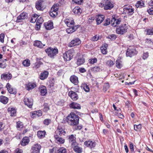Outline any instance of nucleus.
I'll use <instances>...</instances> for the list:
<instances>
[{
    "mask_svg": "<svg viewBox=\"0 0 153 153\" xmlns=\"http://www.w3.org/2000/svg\"><path fill=\"white\" fill-rule=\"evenodd\" d=\"M79 116L74 113H71L65 119H64L62 123H65L67 122L69 125L71 126H76L79 123Z\"/></svg>",
    "mask_w": 153,
    "mask_h": 153,
    "instance_id": "1",
    "label": "nucleus"
},
{
    "mask_svg": "<svg viewBox=\"0 0 153 153\" xmlns=\"http://www.w3.org/2000/svg\"><path fill=\"white\" fill-rule=\"evenodd\" d=\"M45 51L48 55L51 58H53L58 53V51L57 48H53L49 47L45 50Z\"/></svg>",
    "mask_w": 153,
    "mask_h": 153,
    "instance_id": "2",
    "label": "nucleus"
},
{
    "mask_svg": "<svg viewBox=\"0 0 153 153\" xmlns=\"http://www.w3.org/2000/svg\"><path fill=\"white\" fill-rule=\"evenodd\" d=\"M104 7L105 10H110L113 7L114 5L110 0H103L100 4V7Z\"/></svg>",
    "mask_w": 153,
    "mask_h": 153,
    "instance_id": "3",
    "label": "nucleus"
},
{
    "mask_svg": "<svg viewBox=\"0 0 153 153\" xmlns=\"http://www.w3.org/2000/svg\"><path fill=\"white\" fill-rule=\"evenodd\" d=\"M45 4L44 0H38L36 3V7L38 10H42L45 7Z\"/></svg>",
    "mask_w": 153,
    "mask_h": 153,
    "instance_id": "4",
    "label": "nucleus"
},
{
    "mask_svg": "<svg viewBox=\"0 0 153 153\" xmlns=\"http://www.w3.org/2000/svg\"><path fill=\"white\" fill-rule=\"evenodd\" d=\"M137 51L133 47H130L127 49L126 52V56H127L132 57L137 53Z\"/></svg>",
    "mask_w": 153,
    "mask_h": 153,
    "instance_id": "5",
    "label": "nucleus"
},
{
    "mask_svg": "<svg viewBox=\"0 0 153 153\" xmlns=\"http://www.w3.org/2000/svg\"><path fill=\"white\" fill-rule=\"evenodd\" d=\"M127 29L125 24L121 26L117 27L116 29V32L118 34L122 35L127 32Z\"/></svg>",
    "mask_w": 153,
    "mask_h": 153,
    "instance_id": "6",
    "label": "nucleus"
},
{
    "mask_svg": "<svg viewBox=\"0 0 153 153\" xmlns=\"http://www.w3.org/2000/svg\"><path fill=\"white\" fill-rule=\"evenodd\" d=\"M134 9L131 6H129L123 8V12L128 16H131L134 13Z\"/></svg>",
    "mask_w": 153,
    "mask_h": 153,
    "instance_id": "7",
    "label": "nucleus"
},
{
    "mask_svg": "<svg viewBox=\"0 0 153 153\" xmlns=\"http://www.w3.org/2000/svg\"><path fill=\"white\" fill-rule=\"evenodd\" d=\"M73 52L68 51L65 52L63 55V57L65 61L70 60L73 57Z\"/></svg>",
    "mask_w": 153,
    "mask_h": 153,
    "instance_id": "8",
    "label": "nucleus"
},
{
    "mask_svg": "<svg viewBox=\"0 0 153 153\" xmlns=\"http://www.w3.org/2000/svg\"><path fill=\"white\" fill-rule=\"evenodd\" d=\"M68 140L72 147H73V146L77 145V143L76 141L75 135L74 136L73 134H71L68 136Z\"/></svg>",
    "mask_w": 153,
    "mask_h": 153,
    "instance_id": "9",
    "label": "nucleus"
},
{
    "mask_svg": "<svg viewBox=\"0 0 153 153\" xmlns=\"http://www.w3.org/2000/svg\"><path fill=\"white\" fill-rule=\"evenodd\" d=\"M66 134V131L60 126H59L57 130L56 131L54 135H57L59 136H65Z\"/></svg>",
    "mask_w": 153,
    "mask_h": 153,
    "instance_id": "10",
    "label": "nucleus"
},
{
    "mask_svg": "<svg viewBox=\"0 0 153 153\" xmlns=\"http://www.w3.org/2000/svg\"><path fill=\"white\" fill-rule=\"evenodd\" d=\"M81 42L79 39L76 38L72 40L69 44L68 46L70 47L78 45L81 43Z\"/></svg>",
    "mask_w": 153,
    "mask_h": 153,
    "instance_id": "11",
    "label": "nucleus"
},
{
    "mask_svg": "<svg viewBox=\"0 0 153 153\" xmlns=\"http://www.w3.org/2000/svg\"><path fill=\"white\" fill-rule=\"evenodd\" d=\"M25 104L30 108L32 107L33 104V100L31 98L25 97L24 100Z\"/></svg>",
    "mask_w": 153,
    "mask_h": 153,
    "instance_id": "12",
    "label": "nucleus"
},
{
    "mask_svg": "<svg viewBox=\"0 0 153 153\" xmlns=\"http://www.w3.org/2000/svg\"><path fill=\"white\" fill-rule=\"evenodd\" d=\"M41 147V146L38 144L34 145L32 147L31 153H39Z\"/></svg>",
    "mask_w": 153,
    "mask_h": 153,
    "instance_id": "13",
    "label": "nucleus"
},
{
    "mask_svg": "<svg viewBox=\"0 0 153 153\" xmlns=\"http://www.w3.org/2000/svg\"><path fill=\"white\" fill-rule=\"evenodd\" d=\"M27 16L28 14L26 13L23 12L21 13L17 17L16 22H19L22 21L23 20L26 19L27 18Z\"/></svg>",
    "mask_w": 153,
    "mask_h": 153,
    "instance_id": "14",
    "label": "nucleus"
},
{
    "mask_svg": "<svg viewBox=\"0 0 153 153\" xmlns=\"http://www.w3.org/2000/svg\"><path fill=\"white\" fill-rule=\"evenodd\" d=\"M55 141L56 143L58 144H63L65 142V140L64 138L60 137L57 135H54Z\"/></svg>",
    "mask_w": 153,
    "mask_h": 153,
    "instance_id": "15",
    "label": "nucleus"
},
{
    "mask_svg": "<svg viewBox=\"0 0 153 153\" xmlns=\"http://www.w3.org/2000/svg\"><path fill=\"white\" fill-rule=\"evenodd\" d=\"M37 86L36 82H30L26 84V88L27 90L30 91L34 89Z\"/></svg>",
    "mask_w": 153,
    "mask_h": 153,
    "instance_id": "16",
    "label": "nucleus"
},
{
    "mask_svg": "<svg viewBox=\"0 0 153 153\" xmlns=\"http://www.w3.org/2000/svg\"><path fill=\"white\" fill-rule=\"evenodd\" d=\"M6 87L10 93L15 94L16 93V89L13 88L9 83H7V84Z\"/></svg>",
    "mask_w": 153,
    "mask_h": 153,
    "instance_id": "17",
    "label": "nucleus"
},
{
    "mask_svg": "<svg viewBox=\"0 0 153 153\" xmlns=\"http://www.w3.org/2000/svg\"><path fill=\"white\" fill-rule=\"evenodd\" d=\"M64 22L68 27H72L74 25V22L71 18L65 20Z\"/></svg>",
    "mask_w": 153,
    "mask_h": 153,
    "instance_id": "18",
    "label": "nucleus"
},
{
    "mask_svg": "<svg viewBox=\"0 0 153 153\" xmlns=\"http://www.w3.org/2000/svg\"><path fill=\"white\" fill-rule=\"evenodd\" d=\"M68 95L73 100H76L78 98V97L77 94L72 91L69 92Z\"/></svg>",
    "mask_w": 153,
    "mask_h": 153,
    "instance_id": "19",
    "label": "nucleus"
},
{
    "mask_svg": "<svg viewBox=\"0 0 153 153\" xmlns=\"http://www.w3.org/2000/svg\"><path fill=\"white\" fill-rule=\"evenodd\" d=\"M42 115V111L40 110L38 111H34L31 113V116L32 118H34L36 117L41 116Z\"/></svg>",
    "mask_w": 153,
    "mask_h": 153,
    "instance_id": "20",
    "label": "nucleus"
},
{
    "mask_svg": "<svg viewBox=\"0 0 153 153\" xmlns=\"http://www.w3.org/2000/svg\"><path fill=\"white\" fill-rule=\"evenodd\" d=\"M84 144L85 146L90 148H92L94 147L96 144L95 142L91 140H88L85 142Z\"/></svg>",
    "mask_w": 153,
    "mask_h": 153,
    "instance_id": "21",
    "label": "nucleus"
},
{
    "mask_svg": "<svg viewBox=\"0 0 153 153\" xmlns=\"http://www.w3.org/2000/svg\"><path fill=\"white\" fill-rule=\"evenodd\" d=\"M79 25H75L72 27H69V28L66 29V32L68 33H71L74 32L79 27Z\"/></svg>",
    "mask_w": 153,
    "mask_h": 153,
    "instance_id": "22",
    "label": "nucleus"
},
{
    "mask_svg": "<svg viewBox=\"0 0 153 153\" xmlns=\"http://www.w3.org/2000/svg\"><path fill=\"white\" fill-rule=\"evenodd\" d=\"M49 75V73L47 71H45L40 74L39 78L42 80H44L46 79Z\"/></svg>",
    "mask_w": 153,
    "mask_h": 153,
    "instance_id": "23",
    "label": "nucleus"
},
{
    "mask_svg": "<svg viewBox=\"0 0 153 153\" xmlns=\"http://www.w3.org/2000/svg\"><path fill=\"white\" fill-rule=\"evenodd\" d=\"M70 80L71 82L74 84L75 85H78L79 81L78 77L75 75H73L71 76L70 78Z\"/></svg>",
    "mask_w": 153,
    "mask_h": 153,
    "instance_id": "24",
    "label": "nucleus"
},
{
    "mask_svg": "<svg viewBox=\"0 0 153 153\" xmlns=\"http://www.w3.org/2000/svg\"><path fill=\"white\" fill-rule=\"evenodd\" d=\"M105 18V16L102 15H98L97 16L96 22L97 25H99L102 23Z\"/></svg>",
    "mask_w": 153,
    "mask_h": 153,
    "instance_id": "25",
    "label": "nucleus"
},
{
    "mask_svg": "<svg viewBox=\"0 0 153 153\" xmlns=\"http://www.w3.org/2000/svg\"><path fill=\"white\" fill-rule=\"evenodd\" d=\"M12 75L11 74H3L1 75V78L4 80H9L11 79Z\"/></svg>",
    "mask_w": 153,
    "mask_h": 153,
    "instance_id": "26",
    "label": "nucleus"
},
{
    "mask_svg": "<svg viewBox=\"0 0 153 153\" xmlns=\"http://www.w3.org/2000/svg\"><path fill=\"white\" fill-rule=\"evenodd\" d=\"M71 108L75 109H80L81 108V106L78 103L75 102H73L71 103L69 105Z\"/></svg>",
    "mask_w": 153,
    "mask_h": 153,
    "instance_id": "27",
    "label": "nucleus"
},
{
    "mask_svg": "<svg viewBox=\"0 0 153 153\" xmlns=\"http://www.w3.org/2000/svg\"><path fill=\"white\" fill-rule=\"evenodd\" d=\"M45 26L46 29L48 30H50L53 28V23L51 21H49L45 23Z\"/></svg>",
    "mask_w": 153,
    "mask_h": 153,
    "instance_id": "28",
    "label": "nucleus"
},
{
    "mask_svg": "<svg viewBox=\"0 0 153 153\" xmlns=\"http://www.w3.org/2000/svg\"><path fill=\"white\" fill-rule=\"evenodd\" d=\"M121 21V19H116L113 18L111 20V25L113 27H116L117 25H119Z\"/></svg>",
    "mask_w": 153,
    "mask_h": 153,
    "instance_id": "29",
    "label": "nucleus"
},
{
    "mask_svg": "<svg viewBox=\"0 0 153 153\" xmlns=\"http://www.w3.org/2000/svg\"><path fill=\"white\" fill-rule=\"evenodd\" d=\"M85 62V59L83 57H79L76 62V64L78 66L83 64Z\"/></svg>",
    "mask_w": 153,
    "mask_h": 153,
    "instance_id": "30",
    "label": "nucleus"
},
{
    "mask_svg": "<svg viewBox=\"0 0 153 153\" xmlns=\"http://www.w3.org/2000/svg\"><path fill=\"white\" fill-rule=\"evenodd\" d=\"M39 91L41 94L42 96L45 95L47 93V90L45 86L42 85L39 87Z\"/></svg>",
    "mask_w": 153,
    "mask_h": 153,
    "instance_id": "31",
    "label": "nucleus"
},
{
    "mask_svg": "<svg viewBox=\"0 0 153 153\" xmlns=\"http://www.w3.org/2000/svg\"><path fill=\"white\" fill-rule=\"evenodd\" d=\"M73 147V149L75 152L76 153H81L82 152V148L79 147L77 146H73L72 147Z\"/></svg>",
    "mask_w": 153,
    "mask_h": 153,
    "instance_id": "32",
    "label": "nucleus"
},
{
    "mask_svg": "<svg viewBox=\"0 0 153 153\" xmlns=\"http://www.w3.org/2000/svg\"><path fill=\"white\" fill-rule=\"evenodd\" d=\"M29 142V139L28 137H25L22 140L21 144L22 146H25L27 145Z\"/></svg>",
    "mask_w": 153,
    "mask_h": 153,
    "instance_id": "33",
    "label": "nucleus"
},
{
    "mask_svg": "<svg viewBox=\"0 0 153 153\" xmlns=\"http://www.w3.org/2000/svg\"><path fill=\"white\" fill-rule=\"evenodd\" d=\"M8 111L10 113L11 116H15L16 114V110L13 108L10 107L8 108Z\"/></svg>",
    "mask_w": 153,
    "mask_h": 153,
    "instance_id": "34",
    "label": "nucleus"
},
{
    "mask_svg": "<svg viewBox=\"0 0 153 153\" xmlns=\"http://www.w3.org/2000/svg\"><path fill=\"white\" fill-rule=\"evenodd\" d=\"M108 47V45L107 44H104L101 48V50L102 53L103 54H106L107 53V49Z\"/></svg>",
    "mask_w": 153,
    "mask_h": 153,
    "instance_id": "35",
    "label": "nucleus"
},
{
    "mask_svg": "<svg viewBox=\"0 0 153 153\" xmlns=\"http://www.w3.org/2000/svg\"><path fill=\"white\" fill-rule=\"evenodd\" d=\"M8 100V98L4 96H1L0 97V101L4 104H7Z\"/></svg>",
    "mask_w": 153,
    "mask_h": 153,
    "instance_id": "36",
    "label": "nucleus"
},
{
    "mask_svg": "<svg viewBox=\"0 0 153 153\" xmlns=\"http://www.w3.org/2000/svg\"><path fill=\"white\" fill-rule=\"evenodd\" d=\"M34 45L39 48H42L45 46V45H43L40 41H36L35 42Z\"/></svg>",
    "mask_w": 153,
    "mask_h": 153,
    "instance_id": "37",
    "label": "nucleus"
},
{
    "mask_svg": "<svg viewBox=\"0 0 153 153\" xmlns=\"http://www.w3.org/2000/svg\"><path fill=\"white\" fill-rule=\"evenodd\" d=\"M45 133L46 132L45 131H39L37 132V135L38 137L42 138L45 137Z\"/></svg>",
    "mask_w": 153,
    "mask_h": 153,
    "instance_id": "38",
    "label": "nucleus"
},
{
    "mask_svg": "<svg viewBox=\"0 0 153 153\" xmlns=\"http://www.w3.org/2000/svg\"><path fill=\"white\" fill-rule=\"evenodd\" d=\"M81 10L79 7H75L73 10V12L74 14H78L80 13Z\"/></svg>",
    "mask_w": 153,
    "mask_h": 153,
    "instance_id": "39",
    "label": "nucleus"
},
{
    "mask_svg": "<svg viewBox=\"0 0 153 153\" xmlns=\"http://www.w3.org/2000/svg\"><path fill=\"white\" fill-rule=\"evenodd\" d=\"M144 3L142 1H138L135 4V6L137 8H142L144 7Z\"/></svg>",
    "mask_w": 153,
    "mask_h": 153,
    "instance_id": "40",
    "label": "nucleus"
},
{
    "mask_svg": "<svg viewBox=\"0 0 153 153\" xmlns=\"http://www.w3.org/2000/svg\"><path fill=\"white\" fill-rule=\"evenodd\" d=\"M38 15L36 14H34L31 17L30 19V22L32 23H35L37 20Z\"/></svg>",
    "mask_w": 153,
    "mask_h": 153,
    "instance_id": "41",
    "label": "nucleus"
},
{
    "mask_svg": "<svg viewBox=\"0 0 153 153\" xmlns=\"http://www.w3.org/2000/svg\"><path fill=\"white\" fill-rule=\"evenodd\" d=\"M59 8V5L58 4H54L52 7L51 10L52 11H55L57 12Z\"/></svg>",
    "mask_w": 153,
    "mask_h": 153,
    "instance_id": "42",
    "label": "nucleus"
},
{
    "mask_svg": "<svg viewBox=\"0 0 153 153\" xmlns=\"http://www.w3.org/2000/svg\"><path fill=\"white\" fill-rule=\"evenodd\" d=\"M146 34L148 35H153V28L147 29L145 30Z\"/></svg>",
    "mask_w": 153,
    "mask_h": 153,
    "instance_id": "43",
    "label": "nucleus"
},
{
    "mask_svg": "<svg viewBox=\"0 0 153 153\" xmlns=\"http://www.w3.org/2000/svg\"><path fill=\"white\" fill-rule=\"evenodd\" d=\"M23 65L25 67H28L30 66V61L28 59H26L22 62Z\"/></svg>",
    "mask_w": 153,
    "mask_h": 153,
    "instance_id": "44",
    "label": "nucleus"
},
{
    "mask_svg": "<svg viewBox=\"0 0 153 153\" xmlns=\"http://www.w3.org/2000/svg\"><path fill=\"white\" fill-rule=\"evenodd\" d=\"M7 65L5 62L3 60H0V68H6Z\"/></svg>",
    "mask_w": 153,
    "mask_h": 153,
    "instance_id": "45",
    "label": "nucleus"
},
{
    "mask_svg": "<svg viewBox=\"0 0 153 153\" xmlns=\"http://www.w3.org/2000/svg\"><path fill=\"white\" fill-rule=\"evenodd\" d=\"M16 127L19 130H20L23 127V123L20 121L17 122Z\"/></svg>",
    "mask_w": 153,
    "mask_h": 153,
    "instance_id": "46",
    "label": "nucleus"
},
{
    "mask_svg": "<svg viewBox=\"0 0 153 153\" xmlns=\"http://www.w3.org/2000/svg\"><path fill=\"white\" fill-rule=\"evenodd\" d=\"M142 127V125L141 124H139L138 125H134V129L136 131H138L140 130Z\"/></svg>",
    "mask_w": 153,
    "mask_h": 153,
    "instance_id": "47",
    "label": "nucleus"
},
{
    "mask_svg": "<svg viewBox=\"0 0 153 153\" xmlns=\"http://www.w3.org/2000/svg\"><path fill=\"white\" fill-rule=\"evenodd\" d=\"M116 62V65L117 68H120L122 66V62L119 60H117Z\"/></svg>",
    "mask_w": 153,
    "mask_h": 153,
    "instance_id": "48",
    "label": "nucleus"
},
{
    "mask_svg": "<svg viewBox=\"0 0 153 153\" xmlns=\"http://www.w3.org/2000/svg\"><path fill=\"white\" fill-rule=\"evenodd\" d=\"M50 16L53 17H54L57 15V12L55 11H52L51 10L50 12Z\"/></svg>",
    "mask_w": 153,
    "mask_h": 153,
    "instance_id": "49",
    "label": "nucleus"
},
{
    "mask_svg": "<svg viewBox=\"0 0 153 153\" xmlns=\"http://www.w3.org/2000/svg\"><path fill=\"white\" fill-rule=\"evenodd\" d=\"M83 89L86 92H88L90 91V88L88 85L86 84H84L83 85Z\"/></svg>",
    "mask_w": 153,
    "mask_h": 153,
    "instance_id": "50",
    "label": "nucleus"
},
{
    "mask_svg": "<svg viewBox=\"0 0 153 153\" xmlns=\"http://www.w3.org/2000/svg\"><path fill=\"white\" fill-rule=\"evenodd\" d=\"M58 151V153H67L66 149L64 148H60Z\"/></svg>",
    "mask_w": 153,
    "mask_h": 153,
    "instance_id": "51",
    "label": "nucleus"
},
{
    "mask_svg": "<svg viewBox=\"0 0 153 153\" xmlns=\"http://www.w3.org/2000/svg\"><path fill=\"white\" fill-rule=\"evenodd\" d=\"M116 38V36L114 34L109 35L107 37V38L110 39L112 40H115Z\"/></svg>",
    "mask_w": 153,
    "mask_h": 153,
    "instance_id": "52",
    "label": "nucleus"
},
{
    "mask_svg": "<svg viewBox=\"0 0 153 153\" xmlns=\"http://www.w3.org/2000/svg\"><path fill=\"white\" fill-rule=\"evenodd\" d=\"M106 64L108 65V66L110 67H111L114 65V63L111 60H109L107 61Z\"/></svg>",
    "mask_w": 153,
    "mask_h": 153,
    "instance_id": "53",
    "label": "nucleus"
},
{
    "mask_svg": "<svg viewBox=\"0 0 153 153\" xmlns=\"http://www.w3.org/2000/svg\"><path fill=\"white\" fill-rule=\"evenodd\" d=\"M44 107L43 108V111L45 112H47L49 109V107L48 104L47 103L45 104L44 105Z\"/></svg>",
    "mask_w": 153,
    "mask_h": 153,
    "instance_id": "54",
    "label": "nucleus"
},
{
    "mask_svg": "<svg viewBox=\"0 0 153 153\" xmlns=\"http://www.w3.org/2000/svg\"><path fill=\"white\" fill-rule=\"evenodd\" d=\"M110 22L111 20L110 19L107 18L106 19L103 25L105 26L108 25L110 24Z\"/></svg>",
    "mask_w": 153,
    "mask_h": 153,
    "instance_id": "55",
    "label": "nucleus"
},
{
    "mask_svg": "<svg viewBox=\"0 0 153 153\" xmlns=\"http://www.w3.org/2000/svg\"><path fill=\"white\" fill-rule=\"evenodd\" d=\"M4 34L3 33H2L0 34V42L2 43L4 42Z\"/></svg>",
    "mask_w": 153,
    "mask_h": 153,
    "instance_id": "56",
    "label": "nucleus"
},
{
    "mask_svg": "<svg viewBox=\"0 0 153 153\" xmlns=\"http://www.w3.org/2000/svg\"><path fill=\"white\" fill-rule=\"evenodd\" d=\"M89 60L90 61L89 62L91 64H94V63H96L97 62V59L96 58H94V59H90Z\"/></svg>",
    "mask_w": 153,
    "mask_h": 153,
    "instance_id": "57",
    "label": "nucleus"
},
{
    "mask_svg": "<svg viewBox=\"0 0 153 153\" xmlns=\"http://www.w3.org/2000/svg\"><path fill=\"white\" fill-rule=\"evenodd\" d=\"M146 43L147 44L152 45L153 44V41L150 39H147L146 40Z\"/></svg>",
    "mask_w": 153,
    "mask_h": 153,
    "instance_id": "58",
    "label": "nucleus"
},
{
    "mask_svg": "<svg viewBox=\"0 0 153 153\" xmlns=\"http://www.w3.org/2000/svg\"><path fill=\"white\" fill-rule=\"evenodd\" d=\"M74 3L79 4H81L83 1V0H72Z\"/></svg>",
    "mask_w": 153,
    "mask_h": 153,
    "instance_id": "59",
    "label": "nucleus"
},
{
    "mask_svg": "<svg viewBox=\"0 0 153 153\" xmlns=\"http://www.w3.org/2000/svg\"><path fill=\"white\" fill-rule=\"evenodd\" d=\"M51 120L49 119H46L44 121V123L46 125H48L51 123Z\"/></svg>",
    "mask_w": 153,
    "mask_h": 153,
    "instance_id": "60",
    "label": "nucleus"
},
{
    "mask_svg": "<svg viewBox=\"0 0 153 153\" xmlns=\"http://www.w3.org/2000/svg\"><path fill=\"white\" fill-rule=\"evenodd\" d=\"M43 22V20L42 18L40 17L39 18L37 19V20L36 23H38L39 24H42Z\"/></svg>",
    "mask_w": 153,
    "mask_h": 153,
    "instance_id": "61",
    "label": "nucleus"
},
{
    "mask_svg": "<svg viewBox=\"0 0 153 153\" xmlns=\"http://www.w3.org/2000/svg\"><path fill=\"white\" fill-rule=\"evenodd\" d=\"M99 36L96 35L92 38L91 40L93 41H97L99 39Z\"/></svg>",
    "mask_w": 153,
    "mask_h": 153,
    "instance_id": "62",
    "label": "nucleus"
},
{
    "mask_svg": "<svg viewBox=\"0 0 153 153\" xmlns=\"http://www.w3.org/2000/svg\"><path fill=\"white\" fill-rule=\"evenodd\" d=\"M149 56V53L146 52L144 53H143V59H146Z\"/></svg>",
    "mask_w": 153,
    "mask_h": 153,
    "instance_id": "63",
    "label": "nucleus"
},
{
    "mask_svg": "<svg viewBox=\"0 0 153 153\" xmlns=\"http://www.w3.org/2000/svg\"><path fill=\"white\" fill-rule=\"evenodd\" d=\"M147 12L150 15H153V7H151L148 10Z\"/></svg>",
    "mask_w": 153,
    "mask_h": 153,
    "instance_id": "64",
    "label": "nucleus"
}]
</instances>
